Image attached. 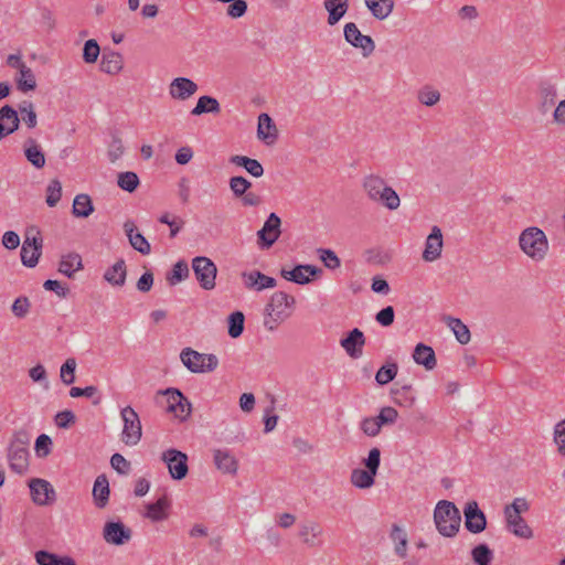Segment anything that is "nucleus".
Wrapping results in <instances>:
<instances>
[{
  "label": "nucleus",
  "instance_id": "f257e3e1",
  "mask_svg": "<svg viewBox=\"0 0 565 565\" xmlns=\"http://www.w3.org/2000/svg\"><path fill=\"white\" fill-rule=\"evenodd\" d=\"M362 186L371 201L379 203L391 211L399 207L401 199L398 194L382 177L369 174L364 177Z\"/></svg>",
  "mask_w": 565,
  "mask_h": 565
},
{
  "label": "nucleus",
  "instance_id": "f03ea898",
  "mask_svg": "<svg viewBox=\"0 0 565 565\" xmlns=\"http://www.w3.org/2000/svg\"><path fill=\"white\" fill-rule=\"evenodd\" d=\"M295 302V298L284 291L274 292L265 307L264 327L268 331L276 330L291 316Z\"/></svg>",
  "mask_w": 565,
  "mask_h": 565
},
{
  "label": "nucleus",
  "instance_id": "7ed1b4c3",
  "mask_svg": "<svg viewBox=\"0 0 565 565\" xmlns=\"http://www.w3.org/2000/svg\"><path fill=\"white\" fill-rule=\"evenodd\" d=\"M434 521L438 532L443 536L452 537L459 531L461 516L459 510L452 502L441 500L435 508Z\"/></svg>",
  "mask_w": 565,
  "mask_h": 565
},
{
  "label": "nucleus",
  "instance_id": "20e7f679",
  "mask_svg": "<svg viewBox=\"0 0 565 565\" xmlns=\"http://www.w3.org/2000/svg\"><path fill=\"white\" fill-rule=\"evenodd\" d=\"M519 244L521 249L534 260H542L548 249L546 235L539 227L524 230L519 237Z\"/></svg>",
  "mask_w": 565,
  "mask_h": 565
},
{
  "label": "nucleus",
  "instance_id": "39448f33",
  "mask_svg": "<svg viewBox=\"0 0 565 565\" xmlns=\"http://www.w3.org/2000/svg\"><path fill=\"white\" fill-rule=\"evenodd\" d=\"M180 360L192 373H210L218 366V359L215 354L200 353L192 348L182 349Z\"/></svg>",
  "mask_w": 565,
  "mask_h": 565
},
{
  "label": "nucleus",
  "instance_id": "423d86ee",
  "mask_svg": "<svg viewBox=\"0 0 565 565\" xmlns=\"http://www.w3.org/2000/svg\"><path fill=\"white\" fill-rule=\"evenodd\" d=\"M124 428L121 433V440L128 446L137 445L141 439V423L136 411L126 406L120 412Z\"/></svg>",
  "mask_w": 565,
  "mask_h": 565
},
{
  "label": "nucleus",
  "instance_id": "0eeeda50",
  "mask_svg": "<svg viewBox=\"0 0 565 565\" xmlns=\"http://www.w3.org/2000/svg\"><path fill=\"white\" fill-rule=\"evenodd\" d=\"M192 269L200 286L205 290L215 287L217 274L216 265L205 256H196L192 259Z\"/></svg>",
  "mask_w": 565,
  "mask_h": 565
},
{
  "label": "nucleus",
  "instance_id": "6e6552de",
  "mask_svg": "<svg viewBox=\"0 0 565 565\" xmlns=\"http://www.w3.org/2000/svg\"><path fill=\"white\" fill-rule=\"evenodd\" d=\"M343 34L348 43L362 50L364 57L370 56L374 52L375 43L373 39L370 35L362 34L355 23H347L343 29Z\"/></svg>",
  "mask_w": 565,
  "mask_h": 565
},
{
  "label": "nucleus",
  "instance_id": "1a4fd4ad",
  "mask_svg": "<svg viewBox=\"0 0 565 565\" xmlns=\"http://www.w3.org/2000/svg\"><path fill=\"white\" fill-rule=\"evenodd\" d=\"M161 459L167 463L169 473L174 480H182L186 477L188 468V456L177 449H168L162 452Z\"/></svg>",
  "mask_w": 565,
  "mask_h": 565
},
{
  "label": "nucleus",
  "instance_id": "9d476101",
  "mask_svg": "<svg viewBox=\"0 0 565 565\" xmlns=\"http://www.w3.org/2000/svg\"><path fill=\"white\" fill-rule=\"evenodd\" d=\"M281 220L276 213H270L263 227L257 232L258 244L262 248L271 247L279 238Z\"/></svg>",
  "mask_w": 565,
  "mask_h": 565
},
{
  "label": "nucleus",
  "instance_id": "9b49d317",
  "mask_svg": "<svg viewBox=\"0 0 565 565\" xmlns=\"http://www.w3.org/2000/svg\"><path fill=\"white\" fill-rule=\"evenodd\" d=\"M29 488L32 501L38 505H50L55 501V490L53 486L40 478H33L29 481Z\"/></svg>",
  "mask_w": 565,
  "mask_h": 565
},
{
  "label": "nucleus",
  "instance_id": "f8f14e48",
  "mask_svg": "<svg viewBox=\"0 0 565 565\" xmlns=\"http://www.w3.org/2000/svg\"><path fill=\"white\" fill-rule=\"evenodd\" d=\"M322 274V269L315 265H297L292 269L281 268L280 276L291 282L298 285L309 284L310 277H319Z\"/></svg>",
  "mask_w": 565,
  "mask_h": 565
},
{
  "label": "nucleus",
  "instance_id": "ddd939ff",
  "mask_svg": "<svg viewBox=\"0 0 565 565\" xmlns=\"http://www.w3.org/2000/svg\"><path fill=\"white\" fill-rule=\"evenodd\" d=\"M465 526L473 534L481 533L487 527L486 514L480 510L476 501H470L463 509Z\"/></svg>",
  "mask_w": 565,
  "mask_h": 565
},
{
  "label": "nucleus",
  "instance_id": "4468645a",
  "mask_svg": "<svg viewBox=\"0 0 565 565\" xmlns=\"http://www.w3.org/2000/svg\"><path fill=\"white\" fill-rule=\"evenodd\" d=\"M131 530L120 521L106 522L103 530L104 540L114 545H124L131 539Z\"/></svg>",
  "mask_w": 565,
  "mask_h": 565
},
{
  "label": "nucleus",
  "instance_id": "2eb2a0df",
  "mask_svg": "<svg viewBox=\"0 0 565 565\" xmlns=\"http://www.w3.org/2000/svg\"><path fill=\"white\" fill-rule=\"evenodd\" d=\"M557 88L556 85L550 81H542L537 88V110L541 115H546L551 111L556 103Z\"/></svg>",
  "mask_w": 565,
  "mask_h": 565
},
{
  "label": "nucleus",
  "instance_id": "dca6fc26",
  "mask_svg": "<svg viewBox=\"0 0 565 565\" xmlns=\"http://www.w3.org/2000/svg\"><path fill=\"white\" fill-rule=\"evenodd\" d=\"M443 233L438 226H433L430 234L426 238L423 259L425 262H435L441 256L443 252Z\"/></svg>",
  "mask_w": 565,
  "mask_h": 565
},
{
  "label": "nucleus",
  "instance_id": "f3484780",
  "mask_svg": "<svg viewBox=\"0 0 565 565\" xmlns=\"http://www.w3.org/2000/svg\"><path fill=\"white\" fill-rule=\"evenodd\" d=\"M18 111L10 105L0 108V140L19 129Z\"/></svg>",
  "mask_w": 565,
  "mask_h": 565
},
{
  "label": "nucleus",
  "instance_id": "a211bd4d",
  "mask_svg": "<svg viewBox=\"0 0 565 565\" xmlns=\"http://www.w3.org/2000/svg\"><path fill=\"white\" fill-rule=\"evenodd\" d=\"M198 88L196 83L192 79L186 77H177L169 85V94L174 99L185 100L194 95Z\"/></svg>",
  "mask_w": 565,
  "mask_h": 565
},
{
  "label": "nucleus",
  "instance_id": "6ab92c4d",
  "mask_svg": "<svg viewBox=\"0 0 565 565\" xmlns=\"http://www.w3.org/2000/svg\"><path fill=\"white\" fill-rule=\"evenodd\" d=\"M340 344L351 358L356 359L362 355L365 337L360 329L354 328L345 338L341 339Z\"/></svg>",
  "mask_w": 565,
  "mask_h": 565
},
{
  "label": "nucleus",
  "instance_id": "aec40b11",
  "mask_svg": "<svg viewBox=\"0 0 565 565\" xmlns=\"http://www.w3.org/2000/svg\"><path fill=\"white\" fill-rule=\"evenodd\" d=\"M242 277L244 279V284H245L246 288L254 289L257 291H262V290L268 289V288H274L277 285L275 278L266 276L265 274L260 273L259 270L243 273Z\"/></svg>",
  "mask_w": 565,
  "mask_h": 565
},
{
  "label": "nucleus",
  "instance_id": "412c9836",
  "mask_svg": "<svg viewBox=\"0 0 565 565\" xmlns=\"http://www.w3.org/2000/svg\"><path fill=\"white\" fill-rule=\"evenodd\" d=\"M8 462L11 471L23 475L29 468V450L8 447Z\"/></svg>",
  "mask_w": 565,
  "mask_h": 565
},
{
  "label": "nucleus",
  "instance_id": "4be33fe9",
  "mask_svg": "<svg viewBox=\"0 0 565 565\" xmlns=\"http://www.w3.org/2000/svg\"><path fill=\"white\" fill-rule=\"evenodd\" d=\"M504 516L508 530L515 536L521 539H531L533 536V531L521 515L518 513L504 512Z\"/></svg>",
  "mask_w": 565,
  "mask_h": 565
},
{
  "label": "nucleus",
  "instance_id": "5701e85b",
  "mask_svg": "<svg viewBox=\"0 0 565 565\" xmlns=\"http://www.w3.org/2000/svg\"><path fill=\"white\" fill-rule=\"evenodd\" d=\"M93 499L98 509H104L109 501V482L106 475H99L93 486Z\"/></svg>",
  "mask_w": 565,
  "mask_h": 565
},
{
  "label": "nucleus",
  "instance_id": "b1692460",
  "mask_svg": "<svg viewBox=\"0 0 565 565\" xmlns=\"http://www.w3.org/2000/svg\"><path fill=\"white\" fill-rule=\"evenodd\" d=\"M125 232L128 236L130 245L140 254L148 255L151 252L149 242L142 234L136 232V225L131 221H126L124 224Z\"/></svg>",
  "mask_w": 565,
  "mask_h": 565
},
{
  "label": "nucleus",
  "instance_id": "393cba45",
  "mask_svg": "<svg viewBox=\"0 0 565 565\" xmlns=\"http://www.w3.org/2000/svg\"><path fill=\"white\" fill-rule=\"evenodd\" d=\"M413 359L417 364L423 365L427 371L434 370L437 365L435 351L431 347L424 343L416 344L413 352Z\"/></svg>",
  "mask_w": 565,
  "mask_h": 565
},
{
  "label": "nucleus",
  "instance_id": "a878e982",
  "mask_svg": "<svg viewBox=\"0 0 565 565\" xmlns=\"http://www.w3.org/2000/svg\"><path fill=\"white\" fill-rule=\"evenodd\" d=\"M213 458L216 468L223 473L236 475L238 462L228 450L216 449L214 450Z\"/></svg>",
  "mask_w": 565,
  "mask_h": 565
},
{
  "label": "nucleus",
  "instance_id": "bb28decb",
  "mask_svg": "<svg viewBox=\"0 0 565 565\" xmlns=\"http://www.w3.org/2000/svg\"><path fill=\"white\" fill-rule=\"evenodd\" d=\"M127 267L125 259H118L105 274L104 279L115 287H122L126 282Z\"/></svg>",
  "mask_w": 565,
  "mask_h": 565
},
{
  "label": "nucleus",
  "instance_id": "cd10ccee",
  "mask_svg": "<svg viewBox=\"0 0 565 565\" xmlns=\"http://www.w3.org/2000/svg\"><path fill=\"white\" fill-rule=\"evenodd\" d=\"M170 508V501L167 495H162L156 502L146 505L145 516L152 522L163 521L168 518L167 510Z\"/></svg>",
  "mask_w": 565,
  "mask_h": 565
},
{
  "label": "nucleus",
  "instance_id": "c85d7f7f",
  "mask_svg": "<svg viewBox=\"0 0 565 565\" xmlns=\"http://www.w3.org/2000/svg\"><path fill=\"white\" fill-rule=\"evenodd\" d=\"M321 525L316 521H306L299 525V537L308 546H316V539L322 534Z\"/></svg>",
  "mask_w": 565,
  "mask_h": 565
},
{
  "label": "nucleus",
  "instance_id": "c756f323",
  "mask_svg": "<svg viewBox=\"0 0 565 565\" xmlns=\"http://www.w3.org/2000/svg\"><path fill=\"white\" fill-rule=\"evenodd\" d=\"M324 9L328 11V23L337 24L349 9V0H324Z\"/></svg>",
  "mask_w": 565,
  "mask_h": 565
},
{
  "label": "nucleus",
  "instance_id": "7c9ffc66",
  "mask_svg": "<svg viewBox=\"0 0 565 565\" xmlns=\"http://www.w3.org/2000/svg\"><path fill=\"white\" fill-rule=\"evenodd\" d=\"M81 269H83V262L77 253L63 255L58 263V271L68 278H73L74 274Z\"/></svg>",
  "mask_w": 565,
  "mask_h": 565
},
{
  "label": "nucleus",
  "instance_id": "2f4dec72",
  "mask_svg": "<svg viewBox=\"0 0 565 565\" xmlns=\"http://www.w3.org/2000/svg\"><path fill=\"white\" fill-rule=\"evenodd\" d=\"M24 156L36 169H42L45 166V156L36 140L33 138L26 139L24 143Z\"/></svg>",
  "mask_w": 565,
  "mask_h": 565
},
{
  "label": "nucleus",
  "instance_id": "473e14b6",
  "mask_svg": "<svg viewBox=\"0 0 565 565\" xmlns=\"http://www.w3.org/2000/svg\"><path fill=\"white\" fill-rule=\"evenodd\" d=\"M122 70V56L118 52H104L100 61V71L115 75Z\"/></svg>",
  "mask_w": 565,
  "mask_h": 565
},
{
  "label": "nucleus",
  "instance_id": "72a5a7b5",
  "mask_svg": "<svg viewBox=\"0 0 565 565\" xmlns=\"http://www.w3.org/2000/svg\"><path fill=\"white\" fill-rule=\"evenodd\" d=\"M35 561L39 565H76L71 556H62L47 551H38Z\"/></svg>",
  "mask_w": 565,
  "mask_h": 565
},
{
  "label": "nucleus",
  "instance_id": "f704fd0d",
  "mask_svg": "<svg viewBox=\"0 0 565 565\" xmlns=\"http://www.w3.org/2000/svg\"><path fill=\"white\" fill-rule=\"evenodd\" d=\"M365 6L375 19H386L394 9L393 0H364Z\"/></svg>",
  "mask_w": 565,
  "mask_h": 565
},
{
  "label": "nucleus",
  "instance_id": "c9c22d12",
  "mask_svg": "<svg viewBox=\"0 0 565 565\" xmlns=\"http://www.w3.org/2000/svg\"><path fill=\"white\" fill-rule=\"evenodd\" d=\"M221 111L220 103L212 96H201L195 107L191 110V115L200 116L202 114H218Z\"/></svg>",
  "mask_w": 565,
  "mask_h": 565
},
{
  "label": "nucleus",
  "instance_id": "e433bc0d",
  "mask_svg": "<svg viewBox=\"0 0 565 565\" xmlns=\"http://www.w3.org/2000/svg\"><path fill=\"white\" fill-rule=\"evenodd\" d=\"M94 212V205L88 194H77L73 202L72 213L76 217H88Z\"/></svg>",
  "mask_w": 565,
  "mask_h": 565
},
{
  "label": "nucleus",
  "instance_id": "4c0bfd02",
  "mask_svg": "<svg viewBox=\"0 0 565 565\" xmlns=\"http://www.w3.org/2000/svg\"><path fill=\"white\" fill-rule=\"evenodd\" d=\"M445 322L454 331L456 339L461 344H467L470 341V331L468 327L458 318L450 316L445 317Z\"/></svg>",
  "mask_w": 565,
  "mask_h": 565
},
{
  "label": "nucleus",
  "instance_id": "58836bf2",
  "mask_svg": "<svg viewBox=\"0 0 565 565\" xmlns=\"http://www.w3.org/2000/svg\"><path fill=\"white\" fill-rule=\"evenodd\" d=\"M390 537L395 544V547H394L395 553L401 558H405L407 555V534H406V532L397 524H393Z\"/></svg>",
  "mask_w": 565,
  "mask_h": 565
},
{
  "label": "nucleus",
  "instance_id": "ea45409f",
  "mask_svg": "<svg viewBox=\"0 0 565 565\" xmlns=\"http://www.w3.org/2000/svg\"><path fill=\"white\" fill-rule=\"evenodd\" d=\"M376 473L369 469H354L351 473V482L359 489H369L374 484Z\"/></svg>",
  "mask_w": 565,
  "mask_h": 565
},
{
  "label": "nucleus",
  "instance_id": "a19ab883",
  "mask_svg": "<svg viewBox=\"0 0 565 565\" xmlns=\"http://www.w3.org/2000/svg\"><path fill=\"white\" fill-rule=\"evenodd\" d=\"M257 136L262 140H266L269 137H277L276 125L274 124L270 116L266 113L260 114L258 117Z\"/></svg>",
  "mask_w": 565,
  "mask_h": 565
},
{
  "label": "nucleus",
  "instance_id": "79ce46f5",
  "mask_svg": "<svg viewBox=\"0 0 565 565\" xmlns=\"http://www.w3.org/2000/svg\"><path fill=\"white\" fill-rule=\"evenodd\" d=\"M21 262L24 266L33 268L38 265L39 258L42 255L41 246L30 247V244H22L21 247Z\"/></svg>",
  "mask_w": 565,
  "mask_h": 565
},
{
  "label": "nucleus",
  "instance_id": "37998d69",
  "mask_svg": "<svg viewBox=\"0 0 565 565\" xmlns=\"http://www.w3.org/2000/svg\"><path fill=\"white\" fill-rule=\"evenodd\" d=\"M20 76L17 78L18 89L21 92L33 90L36 87V79L33 71L26 65L19 71Z\"/></svg>",
  "mask_w": 565,
  "mask_h": 565
},
{
  "label": "nucleus",
  "instance_id": "c03bdc74",
  "mask_svg": "<svg viewBox=\"0 0 565 565\" xmlns=\"http://www.w3.org/2000/svg\"><path fill=\"white\" fill-rule=\"evenodd\" d=\"M245 317L242 311H234L228 316V335L233 339L238 338L244 331Z\"/></svg>",
  "mask_w": 565,
  "mask_h": 565
},
{
  "label": "nucleus",
  "instance_id": "a18cd8bd",
  "mask_svg": "<svg viewBox=\"0 0 565 565\" xmlns=\"http://www.w3.org/2000/svg\"><path fill=\"white\" fill-rule=\"evenodd\" d=\"M398 372V365L396 362H390L385 365L381 366L376 374L375 381L379 385L388 384L391 381L395 379Z\"/></svg>",
  "mask_w": 565,
  "mask_h": 565
},
{
  "label": "nucleus",
  "instance_id": "49530a36",
  "mask_svg": "<svg viewBox=\"0 0 565 565\" xmlns=\"http://www.w3.org/2000/svg\"><path fill=\"white\" fill-rule=\"evenodd\" d=\"M189 276V266L186 262L179 260L173 265L170 273L167 274V280L171 286L177 285Z\"/></svg>",
  "mask_w": 565,
  "mask_h": 565
},
{
  "label": "nucleus",
  "instance_id": "de8ad7c7",
  "mask_svg": "<svg viewBox=\"0 0 565 565\" xmlns=\"http://www.w3.org/2000/svg\"><path fill=\"white\" fill-rule=\"evenodd\" d=\"M417 99L420 104L431 107L440 100V93L431 86L426 85L418 90Z\"/></svg>",
  "mask_w": 565,
  "mask_h": 565
},
{
  "label": "nucleus",
  "instance_id": "09e8293b",
  "mask_svg": "<svg viewBox=\"0 0 565 565\" xmlns=\"http://www.w3.org/2000/svg\"><path fill=\"white\" fill-rule=\"evenodd\" d=\"M22 121L32 129L38 124V116L31 102L24 100L19 105Z\"/></svg>",
  "mask_w": 565,
  "mask_h": 565
},
{
  "label": "nucleus",
  "instance_id": "8fccbe9b",
  "mask_svg": "<svg viewBox=\"0 0 565 565\" xmlns=\"http://www.w3.org/2000/svg\"><path fill=\"white\" fill-rule=\"evenodd\" d=\"M139 177L131 171L120 172L118 174L117 184L120 189L127 192H134L139 185Z\"/></svg>",
  "mask_w": 565,
  "mask_h": 565
},
{
  "label": "nucleus",
  "instance_id": "3c124183",
  "mask_svg": "<svg viewBox=\"0 0 565 565\" xmlns=\"http://www.w3.org/2000/svg\"><path fill=\"white\" fill-rule=\"evenodd\" d=\"M472 558L478 565H490L493 558V553L487 544L477 545L472 552Z\"/></svg>",
  "mask_w": 565,
  "mask_h": 565
},
{
  "label": "nucleus",
  "instance_id": "603ef678",
  "mask_svg": "<svg viewBox=\"0 0 565 565\" xmlns=\"http://www.w3.org/2000/svg\"><path fill=\"white\" fill-rule=\"evenodd\" d=\"M228 184L235 198H242L252 188V182L241 175L232 177Z\"/></svg>",
  "mask_w": 565,
  "mask_h": 565
},
{
  "label": "nucleus",
  "instance_id": "864d4df0",
  "mask_svg": "<svg viewBox=\"0 0 565 565\" xmlns=\"http://www.w3.org/2000/svg\"><path fill=\"white\" fill-rule=\"evenodd\" d=\"M76 360L74 358L67 359L61 366L60 377L65 385H71L75 382Z\"/></svg>",
  "mask_w": 565,
  "mask_h": 565
},
{
  "label": "nucleus",
  "instance_id": "5fc2aeb1",
  "mask_svg": "<svg viewBox=\"0 0 565 565\" xmlns=\"http://www.w3.org/2000/svg\"><path fill=\"white\" fill-rule=\"evenodd\" d=\"M382 427L376 416L364 417L360 423V429L369 437H376Z\"/></svg>",
  "mask_w": 565,
  "mask_h": 565
},
{
  "label": "nucleus",
  "instance_id": "6e6d98bb",
  "mask_svg": "<svg viewBox=\"0 0 565 565\" xmlns=\"http://www.w3.org/2000/svg\"><path fill=\"white\" fill-rule=\"evenodd\" d=\"M62 196V184L57 179L52 180L46 188V203L50 207L55 206Z\"/></svg>",
  "mask_w": 565,
  "mask_h": 565
},
{
  "label": "nucleus",
  "instance_id": "4d7b16f0",
  "mask_svg": "<svg viewBox=\"0 0 565 565\" xmlns=\"http://www.w3.org/2000/svg\"><path fill=\"white\" fill-rule=\"evenodd\" d=\"M30 309H31V302H30L29 298L25 296L18 297L11 306V311H12L13 316L18 319L25 318L29 315Z\"/></svg>",
  "mask_w": 565,
  "mask_h": 565
},
{
  "label": "nucleus",
  "instance_id": "13d9d810",
  "mask_svg": "<svg viewBox=\"0 0 565 565\" xmlns=\"http://www.w3.org/2000/svg\"><path fill=\"white\" fill-rule=\"evenodd\" d=\"M100 53V47L96 40H87L83 47V60L87 64L95 63Z\"/></svg>",
  "mask_w": 565,
  "mask_h": 565
},
{
  "label": "nucleus",
  "instance_id": "bf43d9fd",
  "mask_svg": "<svg viewBox=\"0 0 565 565\" xmlns=\"http://www.w3.org/2000/svg\"><path fill=\"white\" fill-rule=\"evenodd\" d=\"M318 254L320 260L327 268L337 269L341 266V260L333 250L328 248H319Z\"/></svg>",
  "mask_w": 565,
  "mask_h": 565
},
{
  "label": "nucleus",
  "instance_id": "052dcab7",
  "mask_svg": "<svg viewBox=\"0 0 565 565\" xmlns=\"http://www.w3.org/2000/svg\"><path fill=\"white\" fill-rule=\"evenodd\" d=\"M52 439L45 434H41L36 440L34 449L39 457H46L51 452Z\"/></svg>",
  "mask_w": 565,
  "mask_h": 565
},
{
  "label": "nucleus",
  "instance_id": "680f3d73",
  "mask_svg": "<svg viewBox=\"0 0 565 565\" xmlns=\"http://www.w3.org/2000/svg\"><path fill=\"white\" fill-rule=\"evenodd\" d=\"M394 318H395V311H394V308L392 306H387L383 309H381L376 315H375V320L379 324H381L382 327H390L393 324L394 322Z\"/></svg>",
  "mask_w": 565,
  "mask_h": 565
},
{
  "label": "nucleus",
  "instance_id": "e2e57ef3",
  "mask_svg": "<svg viewBox=\"0 0 565 565\" xmlns=\"http://www.w3.org/2000/svg\"><path fill=\"white\" fill-rule=\"evenodd\" d=\"M26 243H29L30 247H32V248L35 246L42 247L43 239L41 237V231L39 230L38 226L31 225V226L26 227L25 239H24L23 244H26Z\"/></svg>",
  "mask_w": 565,
  "mask_h": 565
},
{
  "label": "nucleus",
  "instance_id": "0e129e2a",
  "mask_svg": "<svg viewBox=\"0 0 565 565\" xmlns=\"http://www.w3.org/2000/svg\"><path fill=\"white\" fill-rule=\"evenodd\" d=\"M376 417L382 426L393 425L398 417V413L394 407L385 406L381 408Z\"/></svg>",
  "mask_w": 565,
  "mask_h": 565
},
{
  "label": "nucleus",
  "instance_id": "69168bd1",
  "mask_svg": "<svg viewBox=\"0 0 565 565\" xmlns=\"http://www.w3.org/2000/svg\"><path fill=\"white\" fill-rule=\"evenodd\" d=\"M366 469L374 471L377 473L380 463H381V451L379 448L374 447L369 451L367 457L363 460Z\"/></svg>",
  "mask_w": 565,
  "mask_h": 565
},
{
  "label": "nucleus",
  "instance_id": "338daca9",
  "mask_svg": "<svg viewBox=\"0 0 565 565\" xmlns=\"http://www.w3.org/2000/svg\"><path fill=\"white\" fill-rule=\"evenodd\" d=\"M76 420V416L72 411L65 409L55 415V425L58 428H68Z\"/></svg>",
  "mask_w": 565,
  "mask_h": 565
},
{
  "label": "nucleus",
  "instance_id": "774afa93",
  "mask_svg": "<svg viewBox=\"0 0 565 565\" xmlns=\"http://www.w3.org/2000/svg\"><path fill=\"white\" fill-rule=\"evenodd\" d=\"M110 465L120 475H127L130 470V462L120 454L111 456Z\"/></svg>",
  "mask_w": 565,
  "mask_h": 565
}]
</instances>
